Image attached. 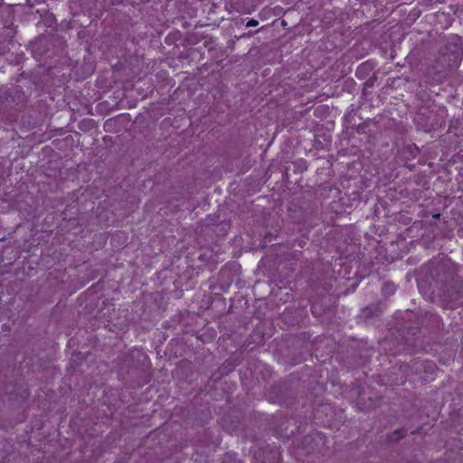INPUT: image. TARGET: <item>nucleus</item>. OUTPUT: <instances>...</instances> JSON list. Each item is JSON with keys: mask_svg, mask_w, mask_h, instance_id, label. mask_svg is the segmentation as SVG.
Masks as SVG:
<instances>
[{"mask_svg": "<svg viewBox=\"0 0 463 463\" xmlns=\"http://www.w3.org/2000/svg\"><path fill=\"white\" fill-rule=\"evenodd\" d=\"M383 291L385 292H388V293H393L395 291V287L393 284H389V283H386L384 284L383 286Z\"/></svg>", "mask_w": 463, "mask_h": 463, "instance_id": "f257e3e1", "label": "nucleus"}, {"mask_svg": "<svg viewBox=\"0 0 463 463\" xmlns=\"http://www.w3.org/2000/svg\"><path fill=\"white\" fill-rule=\"evenodd\" d=\"M258 25V21L251 19L247 23V27H253Z\"/></svg>", "mask_w": 463, "mask_h": 463, "instance_id": "f03ea898", "label": "nucleus"}]
</instances>
